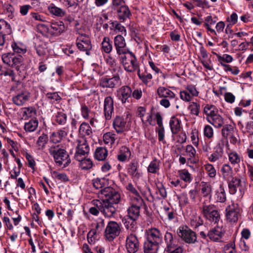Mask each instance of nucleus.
I'll use <instances>...</instances> for the list:
<instances>
[{"label":"nucleus","instance_id":"f257e3e1","mask_svg":"<svg viewBox=\"0 0 253 253\" xmlns=\"http://www.w3.org/2000/svg\"><path fill=\"white\" fill-rule=\"evenodd\" d=\"M102 200L94 201V204L106 217H110L116 213L115 206L121 201L120 193L111 187H106L100 191Z\"/></svg>","mask_w":253,"mask_h":253},{"label":"nucleus","instance_id":"f03ea898","mask_svg":"<svg viewBox=\"0 0 253 253\" xmlns=\"http://www.w3.org/2000/svg\"><path fill=\"white\" fill-rule=\"evenodd\" d=\"M48 150L49 154L53 156L55 162L58 166L63 165L64 167H66L71 163L69 156L65 149L54 146L51 147Z\"/></svg>","mask_w":253,"mask_h":253},{"label":"nucleus","instance_id":"7ed1b4c3","mask_svg":"<svg viewBox=\"0 0 253 253\" xmlns=\"http://www.w3.org/2000/svg\"><path fill=\"white\" fill-rule=\"evenodd\" d=\"M121 61L125 70L128 72H138L140 70L139 63L134 54L131 51L125 53L121 57Z\"/></svg>","mask_w":253,"mask_h":253},{"label":"nucleus","instance_id":"20e7f679","mask_svg":"<svg viewBox=\"0 0 253 253\" xmlns=\"http://www.w3.org/2000/svg\"><path fill=\"white\" fill-rule=\"evenodd\" d=\"M200 210L203 216L207 220L214 223L219 221L220 215L219 211L213 205H207L204 202L202 203Z\"/></svg>","mask_w":253,"mask_h":253},{"label":"nucleus","instance_id":"39448f33","mask_svg":"<svg viewBox=\"0 0 253 253\" xmlns=\"http://www.w3.org/2000/svg\"><path fill=\"white\" fill-rule=\"evenodd\" d=\"M177 235L185 243L189 244H195L197 242L196 233L187 226H180L177 230Z\"/></svg>","mask_w":253,"mask_h":253},{"label":"nucleus","instance_id":"423d86ee","mask_svg":"<svg viewBox=\"0 0 253 253\" xmlns=\"http://www.w3.org/2000/svg\"><path fill=\"white\" fill-rule=\"evenodd\" d=\"M121 228L115 221H109L104 231V236L107 240L111 241L119 235Z\"/></svg>","mask_w":253,"mask_h":253},{"label":"nucleus","instance_id":"0eeeda50","mask_svg":"<svg viewBox=\"0 0 253 253\" xmlns=\"http://www.w3.org/2000/svg\"><path fill=\"white\" fill-rule=\"evenodd\" d=\"M144 204V201L135 199L134 201H129L130 206L127 209V216L132 218L138 219L140 216V208Z\"/></svg>","mask_w":253,"mask_h":253},{"label":"nucleus","instance_id":"6e6552de","mask_svg":"<svg viewBox=\"0 0 253 253\" xmlns=\"http://www.w3.org/2000/svg\"><path fill=\"white\" fill-rule=\"evenodd\" d=\"M228 182V187L229 192L231 194H234L237 192V188L240 192V196H243L245 189V184L244 182H242L241 179L237 177L232 178Z\"/></svg>","mask_w":253,"mask_h":253},{"label":"nucleus","instance_id":"1a4fd4ad","mask_svg":"<svg viewBox=\"0 0 253 253\" xmlns=\"http://www.w3.org/2000/svg\"><path fill=\"white\" fill-rule=\"evenodd\" d=\"M78 143L74 157L76 160L80 161L82 158L85 157V155L89 153V147L85 140H79Z\"/></svg>","mask_w":253,"mask_h":253},{"label":"nucleus","instance_id":"9d476101","mask_svg":"<svg viewBox=\"0 0 253 253\" xmlns=\"http://www.w3.org/2000/svg\"><path fill=\"white\" fill-rule=\"evenodd\" d=\"M121 80L119 75L117 74L113 77L108 78L103 77L100 80V86L103 88H114L116 86L121 84Z\"/></svg>","mask_w":253,"mask_h":253},{"label":"nucleus","instance_id":"9b49d317","mask_svg":"<svg viewBox=\"0 0 253 253\" xmlns=\"http://www.w3.org/2000/svg\"><path fill=\"white\" fill-rule=\"evenodd\" d=\"M76 44L80 50L85 51L87 55L90 54V50L92 48V45L90 40L85 35H82L77 38Z\"/></svg>","mask_w":253,"mask_h":253},{"label":"nucleus","instance_id":"f8f14e48","mask_svg":"<svg viewBox=\"0 0 253 253\" xmlns=\"http://www.w3.org/2000/svg\"><path fill=\"white\" fill-rule=\"evenodd\" d=\"M126 248L129 253H135L139 248V243L136 236L130 234L126 239Z\"/></svg>","mask_w":253,"mask_h":253},{"label":"nucleus","instance_id":"ddd939ff","mask_svg":"<svg viewBox=\"0 0 253 253\" xmlns=\"http://www.w3.org/2000/svg\"><path fill=\"white\" fill-rule=\"evenodd\" d=\"M114 45L118 54L121 55L130 51L126 48V42L122 35H117L114 38Z\"/></svg>","mask_w":253,"mask_h":253},{"label":"nucleus","instance_id":"4468645a","mask_svg":"<svg viewBox=\"0 0 253 253\" xmlns=\"http://www.w3.org/2000/svg\"><path fill=\"white\" fill-rule=\"evenodd\" d=\"M131 94L132 90L127 85L123 86L117 90V96L122 103H128Z\"/></svg>","mask_w":253,"mask_h":253},{"label":"nucleus","instance_id":"2eb2a0df","mask_svg":"<svg viewBox=\"0 0 253 253\" xmlns=\"http://www.w3.org/2000/svg\"><path fill=\"white\" fill-rule=\"evenodd\" d=\"M103 111L105 119L110 120L114 112V102L112 97L107 96L105 98Z\"/></svg>","mask_w":253,"mask_h":253},{"label":"nucleus","instance_id":"dca6fc26","mask_svg":"<svg viewBox=\"0 0 253 253\" xmlns=\"http://www.w3.org/2000/svg\"><path fill=\"white\" fill-rule=\"evenodd\" d=\"M227 219L231 222L237 221L239 215V209L237 205H229L226 209Z\"/></svg>","mask_w":253,"mask_h":253},{"label":"nucleus","instance_id":"f3484780","mask_svg":"<svg viewBox=\"0 0 253 253\" xmlns=\"http://www.w3.org/2000/svg\"><path fill=\"white\" fill-rule=\"evenodd\" d=\"M164 241L166 245L165 251H170L178 245L175 236L168 231L165 234Z\"/></svg>","mask_w":253,"mask_h":253},{"label":"nucleus","instance_id":"a211bd4d","mask_svg":"<svg viewBox=\"0 0 253 253\" xmlns=\"http://www.w3.org/2000/svg\"><path fill=\"white\" fill-rule=\"evenodd\" d=\"M237 125L243 133L253 135V121H246L245 119H241L238 121Z\"/></svg>","mask_w":253,"mask_h":253},{"label":"nucleus","instance_id":"6ab92c4d","mask_svg":"<svg viewBox=\"0 0 253 253\" xmlns=\"http://www.w3.org/2000/svg\"><path fill=\"white\" fill-rule=\"evenodd\" d=\"M147 240L159 244L162 243L163 236L160 231L157 228L150 229L148 232Z\"/></svg>","mask_w":253,"mask_h":253},{"label":"nucleus","instance_id":"aec40b11","mask_svg":"<svg viewBox=\"0 0 253 253\" xmlns=\"http://www.w3.org/2000/svg\"><path fill=\"white\" fill-rule=\"evenodd\" d=\"M223 230L218 226L211 229L208 232L207 236L213 241H220L224 235Z\"/></svg>","mask_w":253,"mask_h":253},{"label":"nucleus","instance_id":"412c9836","mask_svg":"<svg viewBox=\"0 0 253 253\" xmlns=\"http://www.w3.org/2000/svg\"><path fill=\"white\" fill-rule=\"evenodd\" d=\"M51 35H59L65 31V26L62 21L53 22L51 24L50 29L45 27Z\"/></svg>","mask_w":253,"mask_h":253},{"label":"nucleus","instance_id":"4be33fe9","mask_svg":"<svg viewBox=\"0 0 253 253\" xmlns=\"http://www.w3.org/2000/svg\"><path fill=\"white\" fill-rule=\"evenodd\" d=\"M115 10L117 11L118 18L121 22H125L131 15V12L126 5L121 6Z\"/></svg>","mask_w":253,"mask_h":253},{"label":"nucleus","instance_id":"5701e85b","mask_svg":"<svg viewBox=\"0 0 253 253\" xmlns=\"http://www.w3.org/2000/svg\"><path fill=\"white\" fill-rule=\"evenodd\" d=\"M30 97V93L29 92L17 93L15 96L13 97L12 101L15 104L21 106L29 100Z\"/></svg>","mask_w":253,"mask_h":253},{"label":"nucleus","instance_id":"b1692460","mask_svg":"<svg viewBox=\"0 0 253 253\" xmlns=\"http://www.w3.org/2000/svg\"><path fill=\"white\" fill-rule=\"evenodd\" d=\"M137 219L125 216L123 219V222L126 229L129 230L131 232H135L137 228Z\"/></svg>","mask_w":253,"mask_h":253},{"label":"nucleus","instance_id":"393cba45","mask_svg":"<svg viewBox=\"0 0 253 253\" xmlns=\"http://www.w3.org/2000/svg\"><path fill=\"white\" fill-rule=\"evenodd\" d=\"M126 125V122L124 119L120 116H117L114 120L113 126L118 133L124 132Z\"/></svg>","mask_w":253,"mask_h":253},{"label":"nucleus","instance_id":"a878e982","mask_svg":"<svg viewBox=\"0 0 253 253\" xmlns=\"http://www.w3.org/2000/svg\"><path fill=\"white\" fill-rule=\"evenodd\" d=\"M220 171L224 180L228 181L233 178V171L229 164H224L221 168Z\"/></svg>","mask_w":253,"mask_h":253},{"label":"nucleus","instance_id":"bb28decb","mask_svg":"<svg viewBox=\"0 0 253 253\" xmlns=\"http://www.w3.org/2000/svg\"><path fill=\"white\" fill-rule=\"evenodd\" d=\"M157 93L160 98L173 99L175 97V94L170 89L164 86L158 88Z\"/></svg>","mask_w":253,"mask_h":253},{"label":"nucleus","instance_id":"cd10ccee","mask_svg":"<svg viewBox=\"0 0 253 253\" xmlns=\"http://www.w3.org/2000/svg\"><path fill=\"white\" fill-rule=\"evenodd\" d=\"M126 190L130 193L131 195H129V201H134L135 199H140L143 200L142 198L140 195L138 191L136 190L134 185L129 183L126 185Z\"/></svg>","mask_w":253,"mask_h":253},{"label":"nucleus","instance_id":"c85d7f7f","mask_svg":"<svg viewBox=\"0 0 253 253\" xmlns=\"http://www.w3.org/2000/svg\"><path fill=\"white\" fill-rule=\"evenodd\" d=\"M138 167V164L137 162H131L128 166L127 172L132 178L138 179L141 176Z\"/></svg>","mask_w":253,"mask_h":253},{"label":"nucleus","instance_id":"c756f323","mask_svg":"<svg viewBox=\"0 0 253 253\" xmlns=\"http://www.w3.org/2000/svg\"><path fill=\"white\" fill-rule=\"evenodd\" d=\"M131 152L128 148L125 146H122L117 156L118 159L120 162H125L130 158Z\"/></svg>","mask_w":253,"mask_h":253},{"label":"nucleus","instance_id":"7c9ffc66","mask_svg":"<svg viewBox=\"0 0 253 253\" xmlns=\"http://www.w3.org/2000/svg\"><path fill=\"white\" fill-rule=\"evenodd\" d=\"M159 244L147 240L144 244L145 253H157L159 249Z\"/></svg>","mask_w":253,"mask_h":253},{"label":"nucleus","instance_id":"2f4dec72","mask_svg":"<svg viewBox=\"0 0 253 253\" xmlns=\"http://www.w3.org/2000/svg\"><path fill=\"white\" fill-rule=\"evenodd\" d=\"M67 133L62 129L53 132L50 136V141L54 143H59L67 136Z\"/></svg>","mask_w":253,"mask_h":253},{"label":"nucleus","instance_id":"473e14b6","mask_svg":"<svg viewBox=\"0 0 253 253\" xmlns=\"http://www.w3.org/2000/svg\"><path fill=\"white\" fill-rule=\"evenodd\" d=\"M169 126L172 134H176L180 130V121L175 117H172L170 120Z\"/></svg>","mask_w":253,"mask_h":253},{"label":"nucleus","instance_id":"72a5a7b5","mask_svg":"<svg viewBox=\"0 0 253 253\" xmlns=\"http://www.w3.org/2000/svg\"><path fill=\"white\" fill-rule=\"evenodd\" d=\"M186 155L188 157V161H190L191 163L195 164L197 160L195 159L196 151L195 149L191 145H188L186 146Z\"/></svg>","mask_w":253,"mask_h":253},{"label":"nucleus","instance_id":"f704fd0d","mask_svg":"<svg viewBox=\"0 0 253 253\" xmlns=\"http://www.w3.org/2000/svg\"><path fill=\"white\" fill-rule=\"evenodd\" d=\"M207 120L209 123L217 128L221 127L224 124L223 118L219 114L213 116V118H207Z\"/></svg>","mask_w":253,"mask_h":253},{"label":"nucleus","instance_id":"c9c22d12","mask_svg":"<svg viewBox=\"0 0 253 253\" xmlns=\"http://www.w3.org/2000/svg\"><path fill=\"white\" fill-rule=\"evenodd\" d=\"M117 139L116 134L111 132L105 133L103 136V140L104 143L110 146H112L115 143Z\"/></svg>","mask_w":253,"mask_h":253},{"label":"nucleus","instance_id":"e433bc0d","mask_svg":"<svg viewBox=\"0 0 253 253\" xmlns=\"http://www.w3.org/2000/svg\"><path fill=\"white\" fill-rule=\"evenodd\" d=\"M101 49L103 51L106 53H109L112 50V42L109 37H104L101 43Z\"/></svg>","mask_w":253,"mask_h":253},{"label":"nucleus","instance_id":"4c0bfd02","mask_svg":"<svg viewBox=\"0 0 253 253\" xmlns=\"http://www.w3.org/2000/svg\"><path fill=\"white\" fill-rule=\"evenodd\" d=\"M204 112L206 114L207 118H213V116L218 115V110L212 105L207 104L204 109Z\"/></svg>","mask_w":253,"mask_h":253},{"label":"nucleus","instance_id":"58836bf2","mask_svg":"<svg viewBox=\"0 0 253 253\" xmlns=\"http://www.w3.org/2000/svg\"><path fill=\"white\" fill-rule=\"evenodd\" d=\"M108 155L107 150L103 147L97 148L94 153L95 158L98 161H103Z\"/></svg>","mask_w":253,"mask_h":253},{"label":"nucleus","instance_id":"ea45409f","mask_svg":"<svg viewBox=\"0 0 253 253\" xmlns=\"http://www.w3.org/2000/svg\"><path fill=\"white\" fill-rule=\"evenodd\" d=\"M48 10L51 14L57 17H63L66 13L63 9L56 6L53 4H51L48 6Z\"/></svg>","mask_w":253,"mask_h":253},{"label":"nucleus","instance_id":"a19ab883","mask_svg":"<svg viewBox=\"0 0 253 253\" xmlns=\"http://www.w3.org/2000/svg\"><path fill=\"white\" fill-rule=\"evenodd\" d=\"M23 58L22 56L20 55L17 56L13 55L10 66L15 67L17 71H18L21 69V66H23Z\"/></svg>","mask_w":253,"mask_h":253},{"label":"nucleus","instance_id":"79ce46f5","mask_svg":"<svg viewBox=\"0 0 253 253\" xmlns=\"http://www.w3.org/2000/svg\"><path fill=\"white\" fill-rule=\"evenodd\" d=\"M178 174L180 178L185 182L190 183L192 180L191 175L187 169L178 170Z\"/></svg>","mask_w":253,"mask_h":253},{"label":"nucleus","instance_id":"37998d69","mask_svg":"<svg viewBox=\"0 0 253 253\" xmlns=\"http://www.w3.org/2000/svg\"><path fill=\"white\" fill-rule=\"evenodd\" d=\"M11 90L15 91L16 93H25L29 92L26 88L24 84L21 82H17L15 83L11 87Z\"/></svg>","mask_w":253,"mask_h":253},{"label":"nucleus","instance_id":"c03bdc74","mask_svg":"<svg viewBox=\"0 0 253 253\" xmlns=\"http://www.w3.org/2000/svg\"><path fill=\"white\" fill-rule=\"evenodd\" d=\"M79 132L83 135H90L92 130L88 124L84 122L81 124L79 128Z\"/></svg>","mask_w":253,"mask_h":253},{"label":"nucleus","instance_id":"a18cd8bd","mask_svg":"<svg viewBox=\"0 0 253 253\" xmlns=\"http://www.w3.org/2000/svg\"><path fill=\"white\" fill-rule=\"evenodd\" d=\"M38 126V121L36 119H32L25 124L24 129L26 131L32 132L36 130Z\"/></svg>","mask_w":253,"mask_h":253},{"label":"nucleus","instance_id":"49530a36","mask_svg":"<svg viewBox=\"0 0 253 253\" xmlns=\"http://www.w3.org/2000/svg\"><path fill=\"white\" fill-rule=\"evenodd\" d=\"M67 121V115L63 111H58L55 115V121L58 124L64 125Z\"/></svg>","mask_w":253,"mask_h":253},{"label":"nucleus","instance_id":"de8ad7c7","mask_svg":"<svg viewBox=\"0 0 253 253\" xmlns=\"http://www.w3.org/2000/svg\"><path fill=\"white\" fill-rule=\"evenodd\" d=\"M229 162L233 165L239 164L241 162V158L236 152H231L228 153Z\"/></svg>","mask_w":253,"mask_h":253},{"label":"nucleus","instance_id":"09e8293b","mask_svg":"<svg viewBox=\"0 0 253 253\" xmlns=\"http://www.w3.org/2000/svg\"><path fill=\"white\" fill-rule=\"evenodd\" d=\"M211 186L206 182H202L201 193L203 197H211Z\"/></svg>","mask_w":253,"mask_h":253},{"label":"nucleus","instance_id":"8fccbe9b","mask_svg":"<svg viewBox=\"0 0 253 253\" xmlns=\"http://www.w3.org/2000/svg\"><path fill=\"white\" fill-rule=\"evenodd\" d=\"M233 133H235L234 128L231 125H224L221 130L222 135L225 138H228V136Z\"/></svg>","mask_w":253,"mask_h":253},{"label":"nucleus","instance_id":"3c124183","mask_svg":"<svg viewBox=\"0 0 253 253\" xmlns=\"http://www.w3.org/2000/svg\"><path fill=\"white\" fill-rule=\"evenodd\" d=\"M223 150L222 149L219 147L216 151L214 152L209 158V160L211 162H214L219 160L222 157Z\"/></svg>","mask_w":253,"mask_h":253},{"label":"nucleus","instance_id":"603ef678","mask_svg":"<svg viewBox=\"0 0 253 253\" xmlns=\"http://www.w3.org/2000/svg\"><path fill=\"white\" fill-rule=\"evenodd\" d=\"M80 162V167L83 169H89L93 166V163L90 159H85V157H83Z\"/></svg>","mask_w":253,"mask_h":253},{"label":"nucleus","instance_id":"864d4df0","mask_svg":"<svg viewBox=\"0 0 253 253\" xmlns=\"http://www.w3.org/2000/svg\"><path fill=\"white\" fill-rule=\"evenodd\" d=\"M48 141V136L46 134L43 133L41 135L37 142V144L39 147V149L43 148Z\"/></svg>","mask_w":253,"mask_h":253},{"label":"nucleus","instance_id":"5fc2aeb1","mask_svg":"<svg viewBox=\"0 0 253 253\" xmlns=\"http://www.w3.org/2000/svg\"><path fill=\"white\" fill-rule=\"evenodd\" d=\"M52 176L59 180L63 182H67L69 181V178L65 173H59L56 171L51 172Z\"/></svg>","mask_w":253,"mask_h":253},{"label":"nucleus","instance_id":"6e6d98bb","mask_svg":"<svg viewBox=\"0 0 253 253\" xmlns=\"http://www.w3.org/2000/svg\"><path fill=\"white\" fill-rule=\"evenodd\" d=\"M45 95L47 98L50 100L52 103L59 102L61 100V96L57 92H48Z\"/></svg>","mask_w":253,"mask_h":253},{"label":"nucleus","instance_id":"4d7b16f0","mask_svg":"<svg viewBox=\"0 0 253 253\" xmlns=\"http://www.w3.org/2000/svg\"><path fill=\"white\" fill-rule=\"evenodd\" d=\"M216 200L218 202L224 203L226 200L225 192L222 186L220 187L219 189L216 193Z\"/></svg>","mask_w":253,"mask_h":253},{"label":"nucleus","instance_id":"13d9d810","mask_svg":"<svg viewBox=\"0 0 253 253\" xmlns=\"http://www.w3.org/2000/svg\"><path fill=\"white\" fill-rule=\"evenodd\" d=\"M159 169V162L155 159L149 164L148 168V171L149 172L155 173Z\"/></svg>","mask_w":253,"mask_h":253},{"label":"nucleus","instance_id":"bf43d9fd","mask_svg":"<svg viewBox=\"0 0 253 253\" xmlns=\"http://www.w3.org/2000/svg\"><path fill=\"white\" fill-rule=\"evenodd\" d=\"M217 59L221 66L222 64H225L224 62L231 63L233 60L231 55L226 54H223L222 56L218 55Z\"/></svg>","mask_w":253,"mask_h":253},{"label":"nucleus","instance_id":"052dcab7","mask_svg":"<svg viewBox=\"0 0 253 253\" xmlns=\"http://www.w3.org/2000/svg\"><path fill=\"white\" fill-rule=\"evenodd\" d=\"M205 169L207 172L208 175L210 177H214L216 175V172L214 167L210 164H206L204 165Z\"/></svg>","mask_w":253,"mask_h":253},{"label":"nucleus","instance_id":"680f3d73","mask_svg":"<svg viewBox=\"0 0 253 253\" xmlns=\"http://www.w3.org/2000/svg\"><path fill=\"white\" fill-rule=\"evenodd\" d=\"M137 75L143 83L146 84H147L152 79V76L151 74L143 75V74L140 73V70L138 71Z\"/></svg>","mask_w":253,"mask_h":253},{"label":"nucleus","instance_id":"e2e57ef3","mask_svg":"<svg viewBox=\"0 0 253 253\" xmlns=\"http://www.w3.org/2000/svg\"><path fill=\"white\" fill-rule=\"evenodd\" d=\"M200 108V105L194 102L191 103L189 106L191 113L196 116L199 115Z\"/></svg>","mask_w":253,"mask_h":253},{"label":"nucleus","instance_id":"0e129e2a","mask_svg":"<svg viewBox=\"0 0 253 253\" xmlns=\"http://www.w3.org/2000/svg\"><path fill=\"white\" fill-rule=\"evenodd\" d=\"M222 66L224 68L225 71H230L233 75H237L239 74L240 70L237 67H231L230 65L226 64H222Z\"/></svg>","mask_w":253,"mask_h":253},{"label":"nucleus","instance_id":"69168bd1","mask_svg":"<svg viewBox=\"0 0 253 253\" xmlns=\"http://www.w3.org/2000/svg\"><path fill=\"white\" fill-rule=\"evenodd\" d=\"M112 24L114 26V30L116 32H121L122 35H124V36H126V30L124 26H122L121 24L118 23L117 22H116V23L115 22L112 23Z\"/></svg>","mask_w":253,"mask_h":253},{"label":"nucleus","instance_id":"338daca9","mask_svg":"<svg viewBox=\"0 0 253 253\" xmlns=\"http://www.w3.org/2000/svg\"><path fill=\"white\" fill-rule=\"evenodd\" d=\"M204 135L208 138H211L213 135V131L212 127L209 125L205 126L204 129Z\"/></svg>","mask_w":253,"mask_h":253},{"label":"nucleus","instance_id":"774afa93","mask_svg":"<svg viewBox=\"0 0 253 253\" xmlns=\"http://www.w3.org/2000/svg\"><path fill=\"white\" fill-rule=\"evenodd\" d=\"M13 55V54H11L10 53L3 54L1 57V59L3 63L10 66Z\"/></svg>","mask_w":253,"mask_h":253}]
</instances>
